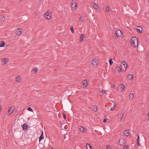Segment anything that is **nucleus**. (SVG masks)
<instances>
[{
	"label": "nucleus",
	"mask_w": 149,
	"mask_h": 149,
	"mask_svg": "<svg viewBox=\"0 0 149 149\" xmlns=\"http://www.w3.org/2000/svg\"><path fill=\"white\" fill-rule=\"evenodd\" d=\"M131 45L134 47H136L138 44V40L137 38L135 37H133L131 39Z\"/></svg>",
	"instance_id": "nucleus-1"
},
{
	"label": "nucleus",
	"mask_w": 149,
	"mask_h": 149,
	"mask_svg": "<svg viewBox=\"0 0 149 149\" xmlns=\"http://www.w3.org/2000/svg\"><path fill=\"white\" fill-rule=\"evenodd\" d=\"M121 67L122 69L126 70L127 68V64L125 61H123L121 64Z\"/></svg>",
	"instance_id": "nucleus-2"
},
{
	"label": "nucleus",
	"mask_w": 149,
	"mask_h": 149,
	"mask_svg": "<svg viewBox=\"0 0 149 149\" xmlns=\"http://www.w3.org/2000/svg\"><path fill=\"white\" fill-rule=\"evenodd\" d=\"M125 143V140L124 139L122 138L120 139L119 141V144L120 146H123Z\"/></svg>",
	"instance_id": "nucleus-3"
},
{
	"label": "nucleus",
	"mask_w": 149,
	"mask_h": 149,
	"mask_svg": "<svg viewBox=\"0 0 149 149\" xmlns=\"http://www.w3.org/2000/svg\"><path fill=\"white\" fill-rule=\"evenodd\" d=\"M15 32L16 35H19L22 34V31L21 29L19 28L16 29Z\"/></svg>",
	"instance_id": "nucleus-4"
},
{
	"label": "nucleus",
	"mask_w": 149,
	"mask_h": 149,
	"mask_svg": "<svg viewBox=\"0 0 149 149\" xmlns=\"http://www.w3.org/2000/svg\"><path fill=\"white\" fill-rule=\"evenodd\" d=\"M45 17L47 19H50L51 18V15L50 12L48 11L46 12L45 15Z\"/></svg>",
	"instance_id": "nucleus-5"
},
{
	"label": "nucleus",
	"mask_w": 149,
	"mask_h": 149,
	"mask_svg": "<svg viewBox=\"0 0 149 149\" xmlns=\"http://www.w3.org/2000/svg\"><path fill=\"white\" fill-rule=\"evenodd\" d=\"M8 61V59L7 58H2L1 60V64L3 65L5 64Z\"/></svg>",
	"instance_id": "nucleus-6"
},
{
	"label": "nucleus",
	"mask_w": 149,
	"mask_h": 149,
	"mask_svg": "<svg viewBox=\"0 0 149 149\" xmlns=\"http://www.w3.org/2000/svg\"><path fill=\"white\" fill-rule=\"evenodd\" d=\"M116 34L117 36L120 37L122 36V33L120 30H118L116 31Z\"/></svg>",
	"instance_id": "nucleus-7"
},
{
	"label": "nucleus",
	"mask_w": 149,
	"mask_h": 149,
	"mask_svg": "<svg viewBox=\"0 0 149 149\" xmlns=\"http://www.w3.org/2000/svg\"><path fill=\"white\" fill-rule=\"evenodd\" d=\"M98 63V61L95 59L93 60L92 63L93 65L96 66Z\"/></svg>",
	"instance_id": "nucleus-8"
},
{
	"label": "nucleus",
	"mask_w": 149,
	"mask_h": 149,
	"mask_svg": "<svg viewBox=\"0 0 149 149\" xmlns=\"http://www.w3.org/2000/svg\"><path fill=\"white\" fill-rule=\"evenodd\" d=\"M28 125L26 123H24L21 125V127L24 130H26L27 129L28 127Z\"/></svg>",
	"instance_id": "nucleus-9"
},
{
	"label": "nucleus",
	"mask_w": 149,
	"mask_h": 149,
	"mask_svg": "<svg viewBox=\"0 0 149 149\" xmlns=\"http://www.w3.org/2000/svg\"><path fill=\"white\" fill-rule=\"evenodd\" d=\"M130 133L129 132L128 130H126L124 132V135L127 136L129 135Z\"/></svg>",
	"instance_id": "nucleus-10"
},
{
	"label": "nucleus",
	"mask_w": 149,
	"mask_h": 149,
	"mask_svg": "<svg viewBox=\"0 0 149 149\" xmlns=\"http://www.w3.org/2000/svg\"><path fill=\"white\" fill-rule=\"evenodd\" d=\"M124 115V113L123 112H121L120 113V117L119 118H118V120L119 121H120L122 118H123Z\"/></svg>",
	"instance_id": "nucleus-11"
},
{
	"label": "nucleus",
	"mask_w": 149,
	"mask_h": 149,
	"mask_svg": "<svg viewBox=\"0 0 149 149\" xmlns=\"http://www.w3.org/2000/svg\"><path fill=\"white\" fill-rule=\"evenodd\" d=\"M14 110V108L13 107H11L9 109L8 111L10 114L13 112Z\"/></svg>",
	"instance_id": "nucleus-12"
},
{
	"label": "nucleus",
	"mask_w": 149,
	"mask_h": 149,
	"mask_svg": "<svg viewBox=\"0 0 149 149\" xmlns=\"http://www.w3.org/2000/svg\"><path fill=\"white\" fill-rule=\"evenodd\" d=\"M115 70L116 72L119 73L121 71V69L119 67H117L115 69Z\"/></svg>",
	"instance_id": "nucleus-13"
},
{
	"label": "nucleus",
	"mask_w": 149,
	"mask_h": 149,
	"mask_svg": "<svg viewBox=\"0 0 149 149\" xmlns=\"http://www.w3.org/2000/svg\"><path fill=\"white\" fill-rule=\"evenodd\" d=\"M44 136L43 135V131H42V134L41 136L39 138V141L40 142L42 140L44 139Z\"/></svg>",
	"instance_id": "nucleus-14"
},
{
	"label": "nucleus",
	"mask_w": 149,
	"mask_h": 149,
	"mask_svg": "<svg viewBox=\"0 0 149 149\" xmlns=\"http://www.w3.org/2000/svg\"><path fill=\"white\" fill-rule=\"evenodd\" d=\"M73 2V1H72V7L73 8H75L77 6V4L76 3Z\"/></svg>",
	"instance_id": "nucleus-15"
},
{
	"label": "nucleus",
	"mask_w": 149,
	"mask_h": 149,
	"mask_svg": "<svg viewBox=\"0 0 149 149\" xmlns=\"http://www.w3.org/2000/svg\"><path fill=\"white\" fill-rule=\"evenodd\" d=\"M134 97V95L133 93H130L129 95V99L130 100H132Z\"/></svg>",
	"instance_id": "nucleus-16"
},
{
	"label": "nucleus",
	"mask_w": 149,
	"mask_h": 149,
	"mask_svg": "<svg viewBox=\"0 0 149 149\" xmlns=\"http://www.w3.org/2000/svg\"><path fill=\"white\" fill-rule=\"evenodd\" d=\"M92 5H93V8H95L96 9H98L99 6H98V5H97V4H96L95 3H93Z\"/></svg>",
	"instance_id": "nucleus-17"
},
{
	"label": "nucleus",
	"mask_w": 149,
	"mask_h": 149,
	"mask_svg": "<svg viewBox=\"0 0 149 149\" xmlns=\"http://www.w3.org/2000/svg\"><path fill=\"white\" fill-rule=\"evenodd\" d=\"M137 31L140 33H141L142 31V28L141 27L138 26L137 29Z\"/></svg>",
	"instance_id": "nucleus-18"
},
{
	"label": "nucleus",
	"mask_w": 149,
	"mask_h": 149,
	"mask_svg": "<svg viewBox=\"0 0 149 149\" xmlns=\"http://www.w3.org/2000/svg\"><path fill=\"white\" fill-rule=\"evenodd\" d=\"M133 76L132 74H129L127 76L128 79L130 80H131L133 78Z\"/></svg>",
	"instance_id": "nucleus-19"
},
{
	"label": "nucleus",
	"mask_w": 149,
	"mask_h": 149,
	"mask_svg": "<svg viewBox=\"0 0 149 149\" xmlns=\"http://www.w3.org/2000/svg\"><path fill=\"white\" fill-rule=\"evenodd\" d=\"M21 79L20 78L19 76L15 78V80L18 82H19L21 81Z\"/></svg>",
	"instance_id": "nucleus-20"
},
{
	"label": "nucleus",
	"mask_w": 149,
	"mask_h": 149,
	"mask_svg": "<svg viewBox=\"0 0 149 149\" xmlns=\"http://www.w3.org/2000/svg\"><path fill=\"white\" fill-rule=\"evenodd\" d=\"M87 149H92V147L91 145L87 143L86 145Z\"/></svg>",
	"instance_id": "nucleus-21"
},
{
	"label": "nucleus",
	"mask_w": 149,
	"mask_h": 149,
	"mask_svg": "<svg viewBox=\"0 0 149 149\" xmlns=\"http://www.w3.org/2000/svg\"><path fill=\"white\" fill-rule=\"evenodd\" d=\"M87 81L86 80H84L82 84L83 85H85V86H86L88 85Z\"/></svg>",
	"instance_id": "nucleus-22"
},
{
	"label": "nucleus",
	"mask_w": 149,
	"mask_h": 149,
	"mask_svg": "<svg viewBox=\"0 0 149 149\" xmlns=\"http://www.w3.org/2000/svg\"><path fill=\"white\" fill-rule=\"evenodd\" d=\"M139 141H140V139H139V135H138V136L137 137V143L138 144V146H141V145L140 144V143H139Z\"/></svg>",
	"instance_id": "nucleus-23"
},
{
	"label": "nucleus",
	"mask_w": 149,
	"mask_h": 149,
	"mask_svg": "<svg viewBox=\"0 0 149 149\" xmlns=\"http://www.w3.org/2000/svg\"><path fill=\"white\" fill-rule=\"evenodd\" d=\"M37 71V69L36 68H34L33 70H32L31 71V72L35 74Z\"/></svg>",
	"instance_id": "nucleus-24"
},
{
	"label": "nucleus",
	"mask_w": 149,
	"mask_h": 149,
	"mask_svg": "<svg viewBox=\"0 0 149 149\" xmlns=\"http://www.w3.org/2000/svg\"><path fill=\"white\" fill-rule=\"evenodd\" d=\"M79 129L81 131V132H85V130H84V128L81 127L80 126L79 128Z\"/></svg>",
	"instance_id": "nucleus-25"
},
{
	"label": "nucleus",
	"mask_w": 149,
	"mask_h": 149,
	"mask_svg": "<svg viewBox=\"0 0 149 149\" xmlns=\"http://www.w3.org/2000/svg\"><path fill=\"white\" fill-rule=\"evenodd\" d=\"M125 88L124 85L123 84H121L120 86V89L121 91H122Z\"/></svg>",
	"instance_id": "nucleus-26"
},
{
	"label": "nucleus",
	"mask_w": 149,
	"mask_h": 149,
	"mask_svg": "<svg viewBox=\"0 0 149 149\" xmlns=\"http://www.w3.org/2000/svg\"><path fill=\"white\" fill-rule=\"evenodd\" d=\"M84 37V34H82L80 36V41H81L83 40V39Z\"/></svg>",
	"instance_id": "nucleus-27"
},
{
	"label": "nucleus",
	"mask_w": 149,
	"mask_h": 149,
	"mask_svg": "<svg viewBox=\"0 0 149 149\" xmlns=\"http://www.w3.org/2000/svg\"><path fill=\"white\" fill-rule=\"evenodd\" d=\"M5 42L4 41H3L2 42L1 44V47H3L5 45Z\"/></svg>",
	"instance_id": "nucleus-28"
},
{
	"label": "nucleus",
	"mask_w": 149,
	"mask_h": 149,
	"mask_svg": "<svg viewBox=\"0 0 149 149\" xmlns=\"http://www.w3.org/2000/svg\"><path fill=\"white\" fill-rule=\"evenodd\" d=\"M93 110L94 111H96L97 110V107L95 105L93 106Z\"/></svg>",
	"instance_id": "nucleus-29"
},
{
	"label": "nucleus",
	"mask_w": 149,
	"mask_h": 149,
	"mask_svg": "<svg viewBox=\"0 0 149 149\" xmlns=\"http://www.w3.org/2000/svg\"><path fill=\"white\" fill-rule=\"evenodd\" d=\"M106 10L107 12H109V11L110 7L108 6H107L106 8Z\"/></svg>",
	"instance_id": "nucleus-30"
},
{
	"label": "nucleus",
	"mask_w": 149,
	"mask_h": 149,
	"mask_svg": "<svg viewBox=\"0 0 149 149\" xmlns=\"http://www.w3.org/2000/svg\"><path fill=\"white\" fill-rule=\"evenodd\" d=\"M5 19V17L3 16H1V21H4Z\"/></svg>",
	"instance_id": "nucleus-31"
},
{
	"label": "nucleus",
	"mask_w": 149,
	"mask_h": 149,
	"mask_svg": "<svg viewBox=\"0 0 149 149\" xmlns=\"http://www.w3.org/2000/svg\"><path fill=\"white\" fill-rule=\"evenodd\" d=\"M115 106H116V104H113V106L112 107H111V111L115 109Z\"/></svg>",
	"instance_id": "nucleus-32"
},
{
	"label": "nucleus",
	"mask_w": 149,
	"mask_h": 149,
	"mask_svg": "<svg viewBox=\"0 0 149 149\" xmlns=\"http://www.w3.org/2000/svg\"><path fill=\"white\" fill-rule=\"evenodd\" d=\"M84 17H83L82 16H81L79 18V20L80 21H81L82 22H83L84 21Z\"/></svg>",
	"instance_id": "nucleus-33"
},
{
	"label": "nucleus",
	"mask_w": 149,
	"mask_h": 149,
	"mask_svg": "<svg viewBox=\"0 0 149 149\" xmlns=\"http://www.w3.org/2000/svg\"><path fill=\"white\" fill-rule=\"evenodd\" d=\"M109 63L110 65H111L113 63L112 59L111 58L109 60Z\"/></svg>",
	"instance_id": "nucleus-34"
},
{
	"label": "nucleus",
	"mask_w": 149,
	"mask_h": 149,
	"mask_svg": "<svg viewBox=\"0 0 149 149\" xmlns=\"http://www.w3.org/2000/svg\"><path fill=\"white\" fill-rule=\"evenodd\" d=\"M27 110H29V111H31V112H33V110L30 107H28L27 108Z\"/></svg>",
	"instance_id": "nucleus-35"
},
{
	"label": "nucleus",
	"mask_w": 149,
	"mask_h": 149,
	"mask_svg": "<svg viewBox=\"0 0 149 149\" xmlns=\"http://www.w3.org/2000/svg\"><path fill=\"white\" fill-rule=\"evenodd\" d=\"M70 30L72 33H73L74 30L72 26L70 28Z\"/></svg>",
	"instance_id": "nucleus-36"
},
{
	"label": "nucleus",
	"mask_w": 149,
	"mask_h": 149,
	"mask_svg": "<svg viewBox=\"0 0 149 149\" xmlns=\"http://www.w3.org/2000/svg\"><path fill=\"white\" fill-rule=\"evenodd\" d=\"M63 118L65 119H66V115H65V114L64 113H63Z\"/></svg>",
	"instance_id": "nucleus-37"
},
{
	"label": "nucleus",
	"mask_w": 149,
	"mask_h": 149,
	"mask_svg": "<svg viewBox=\"0 0 149 149\" xmlns=\"http://www.w3.org/2000/svg\"><path fill=\"white\" fill-rule=\"evenodd\" d=\"M107 149H111V147L109 146H107Z\"/></svg>",
	"instance_id": "nucleus-38"
},
{
	"label": "nucleus",
	"mask_w": 149,
	"mask_h": 149,
	"mask_svg": "<svg viewBox=\"0 0 149 149\" xmlns=\"http://www.w3.org/2000/svg\"><path fill=\"white\" fill-rule=\"evenodd\" d=\"M128 148V146H125L124 147V149H127Z\"/></svg>",
	"instance_id": "nucleus-39"
},
{
	"label": "nucleus",
	"mask_w": 149,
	"mask_h": 149,
	"mask_svg": "<svg viewBox=\"0 0 149 149\" xmlns=\"http://www.w3.org/2000/svg\"><path fill=\"white\" fill-rule=\"evenodd\" d=\"M102 93V94H104L106 92V91H104V90H102L101 91Z\"/></svg>",
	"instance_id": "nucleus-40"
},
{
	"label": "nucleus",
	"mask_w": 149,
	"mask_h": 149,
	"mask_svg": "<svg viewBox=\"0 0 149 149\" xmlns=\"http://www.w3.org/2000/svg\"><path fill=\"white\" fill-rule=\"evenodd\" d=\"M106 120H106V119H104L103 120V122H104V123H105V122H106Z\"/></svg>",
	"instance_id": "nucleus-41"
},
{
	"label": "nucleus",
	"mask_w": 149,
	"mask_h": 149,
	"mask_svg": "<svg viewBox=\"0 0 149 149\" xmlns=\"http://www.w3.org/2000/svg\"><path fill=\"white\" fill-rule=\"evenodd\" d=\"M148 120H149V112L148 113Z\"/></svg>",
	"instance_id": "nucleus-42"
},
{
	"label": "nucleus",
	"mask_w": 149,
	"mask_h": 149,
	"mask_svg": "<svg viewBox=\"0 0 149 149\" xmlns=\"http://www.w3.org/2000/svg\"><path fill=\"white\" fill-rule=\"evenodd\" d=\"M51 149H53V148H51Z\"/></svg>",
	"instance_id": "nucleus-43"
},
{
	"label": "nucleus",
	"mask_w": 149,
	"mask_h": 149,
	"mask_svg": "<svg viewBox=\"0 0 149 149\" xmlns=\"http://www.w3.org/2000/svg\"><path fill=\"white\" fill-rule=\"evenodd\" d=\"M148 2L149 3V0L148 1Z\"/></svg>",
	"instance_id": "nucleus-44"
}]
</instances>
